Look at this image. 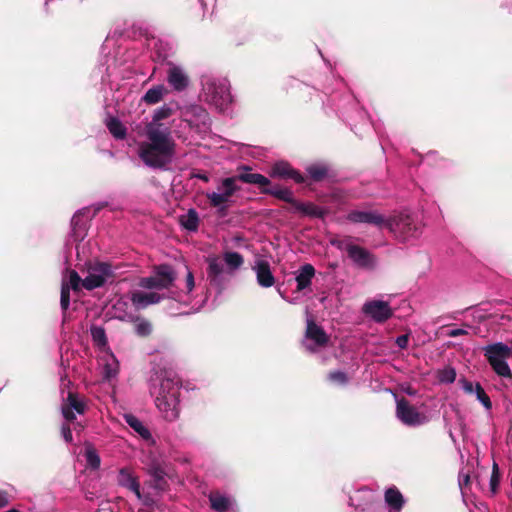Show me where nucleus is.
Wrapping results in <instances>:
<instances>
[{
    "label": "nucleus",
    "instance_id": "nucleus-1",
    "mask_svg": "<svg viewBox=\"0 0 512 512\" xmlns=\"http://www.w3.org/2000/svg\"><path fill=\"white\" fill-rule=\"evenodd\" d=\"M172 113L173 109L164 104L154 111L151 121L144 127V139L138 143L137 154L149 168L166 169L175 158L176 142L171 127L162 123V120L169 118Z\"/></svg>",
    "mask_w": 512,
    "mask_h": 512
},
{
    "label": "nucleus",
    "instance_id": "nucleus-2",
    "mask_svg": "<svg viewBox=\"0 0 512 512\" xmlns=\"http://www.w3.org/2000/svg\"><path fill=\"white\" fill-rule=\"evenodd\" d=\"M149 391L155 405L167 421H175L180 415L181 382L171 371L155 372L149 379Z\"/></svg>",
    "mask_w": 512,
    "mask_h": 512
},
{
    "label": "nucleus",
    "instance_id": "nucleus-3",
    "mask_svg": "<svg viewBox=\"0 0 512 512\" xmlns=\"http://www.w3.org/2000/svg\"><path fill=\"white\" fill-rule=\"evenodd\" d=\"M174 280L175 274L170 266H159L153 276L140 280L139 285L150 291H136L132 293V304L137 309H144L149 305L159 303L164 298V294L159 293V291L169 288Z\"/></svg>",
    "mask_w": 512,
    "mask_h": 512
},
{
    "label": "nucleus",
    "instance_id": "nucleus-4",
    "mask_svg": "<svg viewBox=\"0 0 512 512\" xmlns=\"http://www.w3.org/2000/svg\"><path fill=\"white\" fill-rule=\"evenodd\" d=\"M207 262V281L218 294L227 287L231 277L244 264V257L235 251H225L222 256H209Z\"/></svg>",
    "mask_w": 512,
    "mask_h": 512
},
{
    "label": "nucleus",
    "instance_id": "nucleus-5",
    "mask_svg": "<svg viewBox=\"0 0 512 512\" xmlns=\"http://www.w3.org/2000/svg\"><path fill=\"white\" fill-rule=\"evenodd\" d=\"M201 97L203 101L219 111H226L233 101L231 86L227 78L204 74L201 76Z\"/></svg>",
    "mask_w": 512,
    "mask_h": 512
},
{
    "label": "nucleus",
    "instance_id": "nucleus-6",
    "mask_svg": "<svg viewBox=\"0 0 512 512\" xmlns=\"http://www.w3.org/2000/svg\"><path fill=\"white\" fill-rule=\"evenodd\" d=\"M84 277L81 278L79 274L70 271V284L73 291H80L81 288L93 290L103 286L113 276L111 265L103 262L89 263L83 271Z\"/></svg>",
    "mask_w": 512,
    "mask_h": 512
},
{
    "label": "nucleus",
    "instance_id": "nucleus-7",
    "mask_svg": "<svg viewBox=\"0 0 512 512\" xmlns=\"http://www.w3.org/2000/svg\"><path fill=\"white\" fill-rule=\"evenodd\" d=\"M384 228L402 242L416 239L421 234L420 224L410 214L402 212L386 217Z\"/></svg>",
    "mask_w": 512,
    "mask_h": 512
},
{
    "label": "nucleus",
    "instance_id": "nucleus-8",
    "mask_svg": "<svg viewBox=\"0 0 512 512\" xmlns=\"http://www.w3.org/2000/svg\"><path fill=\"white\" fill-rule=\"evenodd\" d=\"M483 353L493 371L502 378H511L512 372L508 360L512 357V347L496 342L483 347Z\"/></svg>",
    "mask_w": 512,
    "mask_h": 512
},
{
    "label": "nucleus",
    "instance_id": "nucleus-9",
    "mask_svg": "<svg viewBox=\"0 0 512 512\" xmlns=\"http://www.w3.org/2000/svg\"><path fill=\"white\" fill-rule=\"evenodd\" d=\"M240 190L236 177L223 178L215 191L207 192L206 198L209 204L218 211H225L232 203V198Z\"/></svg>",
    "mask_w": 512,
    "mask_h": 512
},
{
    "label": "nucleus",
    "instance_id": "nucleus-10",
    "mask_svg": "<svg viewBox=\"0 0 512 512\" xmlns=\"http://www.w3.org/2000/svg\"><path fill=\"white\" fill-rule=\"evenodd\" d=\"M117 483L131 491L144 506L152 508L157 505V499L151 497L149 491L141 489L138 477L131 468L123 467L119 470Z\"/></svg>",
    "mask_w": 512,
    "mask_h": 512
},
{
    "label": "nucleus",
    "instance_id": "nucleus-11",
    "mask_svg": "<svg viewBox=\"0 0 512 512\" xmlns=\"http://www.w3.org/2000/svg\"><path fill=\"white\" fill-rule=\"evenodd\" d=\"M331 244L340 249L345 250L349 256V258L353 261V263L363 269H372L374 268L376 262L373 255L358 245L353 244L350 239L345 240H331Z\"/></svg>",
    "mask_w": 512,
    "mask_h": 512
},
{
    "label": "nucleus",
    "instance_id": "nucleus-12",
    "mask_svg": "<svg viewBox=\"0 0 512 512\" xmlns=\"http://www.w3.org/2000/svg\"><path fill=\"white\" fill-rule=\"evenodd\" d=\"M180 117L191 129L206 132L211 123L207 110L199 104H189L180 108Z\"/></svg>",
    "mask_w": 512,
    "mask_h": 512
},
{
    "label": "nucleus",
    "instance_id": "nucleus-13",
    "mask_svg": "<svg viewBox=\"0 0 512 512\" xmlns=\"http://www.w3.org/2000/svg\"><path fill=\"white\" fill-rule=\"evenodd\" d=\"M329 342V336L318 326L313 319L307 318L306 331L303 339V346L309 352L315 353L326 347Z\"/></svg>",
    "mask_w": 512,
    "mask_h": 512
},
{
    "label": "nucleus",
    "instance_id": "nucleus-14",
    "mask_svg": "<svg viewBox=\"0 0 512 512\" xmlns=\"http://www.w3.org/2000/svg\"><path fill=\"white\" fill-rule=\"evenodd\" d=\"M396 416L406 426L417 427L428 422V417L405 398L396 401Z\"/></svg>",
    "mask_w": 512,
    "mask_h": 512
},
{
    "label": "nucleus",
    "instance_id": "nucleus-15",
    "mask_svg": "<svg viewBox=\"0 0 512 512\" xmlns=\"http://www.w3.org/2000/svg\"><path fill=\"white\" fill-rule=\"evenodd\" d=\"M362 312L377 323H383L393 315L389 302L377 299L366 301Z\"/></svg>",
    "mask_w": 512,
    "mask_h": 512
},
{
    "label": "nucleus",
    "instance_id": "nucleus-16",
    "mask_svg": "<svg viewBox=\"0 0 512 512\" xmlns=\"http://www.w3.org/2000/svg\"><path fill=\"white\" fill-rule=\"evenodd\" d=\"M350 500L355 509L364 512L366 510L376 509L381 500L376 491L363 487L355 491Z\"/></svg>",
    "mask_w": 512,
    "mask_h": 512
},
{
    "label": "nucleus",
    "instance_id": "nucleus-17",
    "mask_svg": "<svg viewBox=\"0 0 512 512\" xmlns=\"http://www.w3.org/2000/svg\"><path fill=\"white\" fill-rule=\"evenodd\" d=\"M252 271L256 275L257 284L262 288H270L274 286L276 279L271 271L268 260L262 256H257L251 266Z\"/></svg>",
    "mask_w": 512,
    "mask_h": 512
},
{
    "label": "nucleus",
    "instance_id": "nucleus-18",
    "mask_svg": "<svg viewBox=\"0 0 512 512\" xmlns=\"http://www.w3.org/2000/svg\"><path fill=\"white\" fill-rule=\"evenodd\" d=\"M166 79L170 87L177 92L186 90L190 84V78L186 69L175 63L168 64Z\"/></svg>",
    "mask_w": 512,
    "mask_h": 512
},
{
    "label": "nucleus",
    "instance_id": "nucleus-19",
    "mask_svg": "<svg viewBox=\"0 0 512 512\" xmlns=\"http://www.w3.org/2000/svg\"><path fill=\"white\" fill-rule=\"evenodd\" d=\"M347 220L352 223L371 224L383 229L386 217L375 210H352L347 214Z\"/></svg>",
    "mask_w": 512,
    "mask_h": 512
},
{
    "label": "nucleus",
    "instance_id": "nucleus-20",
    "mask_svg": "<svg viewBox=\"0 0 512 512\" xmlns=\"http://www.w3.org/2000/svg\"><path fill=\"white\" fill-rule=\"evenodd\" d=\"M71 233L68 236L66 241V247H69L72 244L75 245L77 257L80 258V242L84 240L87 235V227L86 223L81 221V213L78 212L74 214L71 219Z\"/></svg>",
    "mask_w": 512,
    "mask_h": 512
},
{
    "label": "nucleus",
    "instance_id": "nucleus-21",
    "mask_svg": "<svg viewBox=\"0 0 512 512\" xmlns=\"http://www.w3.org/2000/svg\"><path fill=\"white\" fill-rule=\"evenodd\" d=\"M100 363L103 379L108 382L116 380L120 371V364L111 350L102 353Z\"/></svg>",
    "mask_w": 512,
    "mask_h": 512
},
{
    "label": "nucleus",
    "instance_id": "nucleus-22",
    "mask_svg": "<svg viewBox=\"0 0 512 512\" xmlns=\"http://www.w3.org/2000/svg\"><path fill=\"white\" fill-rule=\"evenodd\" d=\"M86 409V404L77 394L72 392L68 393L66 401L62 405V415L66 421H73L75 413L83 414Z\"/></svg>",
    "mask_w": 512,
    "mask_h": 512
},
{
    "label": "nucleus",
    "instance_id": "nucleus-23",
    "mask_svg": "<svg viewBox=\"0 0 512 512\" xmlns=\"http://www.w3.org/2000/svg\"><path fill=\"white\" fill-rule=\"evenodd\" d=\"M209 501L211 508L217 512H225L238 509L235 498L220 491L211 492L209 494Z\"/></svg>",
    "mask_w": 512,
    "mask_h": 512
},
{
    "label": "nucleus",
    "instance_id": "nucleus-24",
    "mask_svg": "<svg viewBox=\"0 0 512 512\" xmlns=\"http://www.w3.org/2000/svg\"><path fill=\"white\" fill-rule=\"evenodd\" d=\"M462 390L469 395H475L476 399L489 411L492 409V402L485 390L478 382H472L467 379L460 380Z\"/></svg>",
    "mask_w": 512,
    "mask_h": 512
},
{
    "label": "nucleus",
    "instance_id": "nucleus-25",
    "mask_svg": "<svg viewBox=\"0 0 512 512\" xmlns=\"http://www.w3.org/2000/svg\"><path fill=\"white\" fill-rule=\"evenodd\" d=\"M271 176L285 179H293L296 183L304 182L303 175L298 171L294 170L290 166V164L284 161L277 162L272 166Z\"/></svg>",
    "mask_w": 512,
    "mask_h": 512
},
{
    "label": "nucleus",
    "instance_id": "nucleus-26",
    "mask_svg": "<svg viewBox=\"0 0 512 512\" xmlns=\"http://www.w3.org/2000/svg\"><path fill=\"white\" fill-rule=\"evenodd\" d=\"M315 276V268L311 264L302 265L297 271L295 280L297 283V291H303L311 285Z\"/></svg>",
    "mask_w": 512,
    "mask_h": 512
},
{
    "label": "nucleus",
    "instance_id": "nucleus-27",
    "mask_svg": "<svg viewBox=\"0 0 512 512\" xmlns=\"http://www.w3.org/2000/svg\"><path fill=\"white\" fill-rule=\"evenodd\" d=\"M384 500L387 506L394 511H400L406 503V499L396 486L385 490Z\"/></svg>",
    "mask_w": 512,
    "mask_h": 512
},
{
    "label": "nucleus",
    "instance_id": "nucleus-28",
    "mask_svg": "<svg viewBox=\"0 0 512 512\" xmlns=\"http://www.w3.org/2000/svg\"><path fill=\"white\" fill-rule=\"evenodd\" d=\"M123 418L126 424L133 429L135 433H137L142 439L150 440L151 433L149 429L143 424V422L137 418L135 415L126 413L123 415Z\"/></svg>",
    "mask_w": 512,
    "mask_h": 512
},
{
    "label": "nucleus",
    "instance_id": "nucleus-29",
    "mask_svg": "<svg viewBox=\"0 0 512 512\" xmlns=\"http://www.w3.org/2000/svg\"><path fill=\"white\" fill-rule=\"evenodd\" d=\"M295 209L302 213L303 215L315 217V218H324L327 215V210L320 206L315 205L311 202H295Z\"/></svg>",
    "mask_w": 512,
    "mask_h": 512
},
{
    "label": "nucleus",
    "instance_id": "nucleus-30",
    "mask_svg": "<svg viewBox=\"0 0 512 512\" xmlns=\"http://www.w3.org/2000/svg\"><path fill=\"white\" fill-rule=\"evenodd\" d=\"M168 93L167 88L163 84H157L149 88L142 96V101L148 105L159 103Z\"/></svg>",
    "mask_w": 512,
    "mask_h": 512
},
{
    "label": "nucleus",
    "instance_id": "nucleus-31",
    "mask_svg": "<svg viewBox=\"0 0 512 512\" xmlns=\"http://www.w3.org/2000/svg\"><path fill=\"white\" fill-rule=\"evenodd\" d=\"M90 334L94 345L98 347L101 353L110 350L108 346L106 332L103 327L92 325L90 327Z\"/></svg>",
    "mask_w": 512,
    "mask_h": 512
},
{
    "label": "nucleus",
    "instance_id": "nucleus-32",
    "mask_svg": "<svg viewBox=\"0 0 512 512\" xmlns=\"http://www.w3.org/2000/svg\"><path fill=\"white\" fill-rule=\"evenodd\" d=\"M179 221L181 226L190 232H195L198 229L199 216L195 209H189L186 214L180 216Z\"/></svg>",
    "mask_w": 512,
    "mask_h": 512
},
{
    "label": "nucleus",
    "instance_id": "nucleus-33",
    "mask_svg": "<svg viewBox=\"0 0 512 512\" xmlns=\"http://www.w3.org/2000/svg\"><path fill=\"white\" fill-rule=\"evenodd\" d=\"M235 177L237 178V181L239 180L241 182L258 185L260 187H265L270 184V180L267 177L258 173H241Z\"/></svg>",
    "mask_w": 512,
    "mask_h": 512
},
{
    "label": "nucleus",
    "instance_id": "nucleus-34",
    "mask_svg": "<svg viewBox=\"0 0 512 512\" xmlns=\"http://www.w3.org/2000/svg\"><path fill=\"white\" fill-rule=\"evenodd\" d=\"M167 478L168 477L159 479V481H150L146 486L143 487V490L150 492L151 497H155L157 499V503L160 500L161 493L168 489Z\"/></svg>",
    "mask_w": 512,
    "mask_h": 512
},
{
    "label": "nucleus",
    "instance_id": "nucleus-35",
    "mask_svg": "<svg viewBox=\"0 0 512 512\" xmlns=\"http://www.w3.org/2000/svg\"><path fill=\"white\" fill-rule=\"evenodd\" d=\"M106 126L114 138H116V139H124L125 138L127 129L118 118H115V117L107 118Z\"/></svg>",
    "mask_w": 512,
    "mask_h": 512
},
{
    "label": "nucleus",
    "instance_id": "nucleus-36",
    "mask_svg": "<svg viewBox=\"0 0 512 512\" xmlns=\"http://www.w3.org/2000/svg\"><path fill=\"white\" fill-rule=\"evenodd\" d=\"M84 457L87 463V467L93 470L99 469L101 465V459L97 450L94 448L92 444H85Z\"/></svg>",
    "mask_w": 512,
    "mask_h": 512
},
{
    "label": "nucleus",
    "instance_id": "nucleus-37",
    "mask_svg": "<svg viewBox=\"0 0 512 512\" xmlns=\"http://www.w3.org/2000/svg\"><path fill=\"white\" fill-rule=\"evenodd\" d=\"M70 290H73L70 284V271L62 279L60 305L63 311H66L70 305Z\"/></svg>",
    "mask_w": 512,
    "mask_h": 512
},
{
    "label": "nucleus",
    "instance_id": "nucleus-38",
    "mask_svg": "<svg viewBox=\"0 0 512 512\" xmlns=\"http://www.w3.org/2000/svg\"><path fill=\"white\" fill-rule=\"evenodd\" d=\"M306 171L314 181H321L327 176L328 167L325 164L316 163L309 165Z\"/></svg>",
    "mask_w": 512,
    "mask_h": 512
},
{
    "label": "nucleus",
    "instance_id": "nucleus-39",
    "mask_svg": "<svg viewBox=\"0 0 512 512\" xmlns=\"http://www.w3.org/2000/svg\"><path fill=\"white\" fill-rule=\"evenodd\" d=\"M147 473L151 478L150 481H159L165 477L171 478L165 467L159 462H152L147 468Z\"/></svg>",
    "mask_w": 512,
    "mask_h": 512
},
{
    "label": "nucleus",
    "instance_id": "nucleus-40",
    "mask_svg": "<svg viewBox=\"0 0 512 512\" xmlns=\"http://www.w3.org/2000/svg\"><path fill=\"white\" fill-rule=\"evenodd\" d=\"M327 379L332 385L337 387L346 386L350 380L349 376L345 372L340 370L329 372L327 375Z\"/></svg>",
    "mask_w": 512,
    "mask_h": 512
},
{
    "label": "nucleus",
    "instance_id": "nucleus-41",
    "mask_svg": "<svg viewBox=\"0 0 512 512\" xmlns=\"http://www.w3.org/2000/svg\"><path fill=\"white\" fill-rule=\"evenodd\" d=\"M263 191L265 193H269L283 201H286V202H289V203H292L293 205H295L296 201L293 198V193L289 189L274 188V189H264Z\"/></svg>",
    "mask_w": 512,
    "mask_h": 512
},
{
    "label": "nucleus",
    "instance_id": "nucleus-42",
    "mask_svg": "<svg viewBox=\"0 0 512 512\" xmlns=\"http://www.w3.org/2000/svg\"><path fill=\"white\" fill-rule=\"evenodd\" d=\"M126 306H127L126 302H124L122 300H118L113 305L114 317L121 319V320H131L132 315L130 313H127L124 309Z\"/></svg>",
    "mask_w": 512,
    "mask_h": 512
},
{
    "label": "nucleus",
    "instance_id": "nucleus-43",
    "mask_svg": "<svg viewBox=\"0 0 512 512\" xmlns=\"http://www.w3.org/2000/svg\"><path fill=\"white\" fill-rule=\"evenodd\" d=\"M470 483L471 476L469 471L461 470L458 477V484L463 495L466 494Z\"/></svg>",
    "mask_w": 512,
    "mask_h": 512
},
{
    "label": "nucleus",
    "instance_id": "nucleus-44",
    "mask_svg": "<svg viewBox=\"0 0 512 512\" xmlns=\"http://www.w3.org/2000/svg\"><path fill=\"white\" fill-rule=\"evenodd\" d=\"M500 481V475L498 470V465L496 462L493 463V471L490 477V490L492 493L497 491L498 485Z\"/></svg>",
    "mask_w": 512,
    "mask_h": 512
},
{
    "label": "nucleus",
    "instance_id": "nucleus-45",
    "mask_svg": "<svg viewBox=\"0 0 512 512\" xmlns=\"http://www.w3.org/2000/svg\"><path fill=\"white\" fill-rule=\"evenodd\" d=\"M439 379L443 383H453L456 379V372L453 368H445L440 372Z\"/></svg>",
    "mask_w": 512,
    "mask_h": 512
},
{
    "label": "nucleus",
    "instance_id": "nucleus-46",
    "mask_svg": "<svg viewBox=\"0 0 512 512\" xmlns=\"http://www.w3.org/2000/svg\"><path fill=\"white\" fill-rule=\"evenodd\" d=\"M151 324L146 320L139 321L135 326V331L140 336H146L151 333Z\"/></svg>",
    "mask_w": 512,
    "mask_h": 512
},
{
    "label": "nucleus",
    "instance_id": "nucleus-47",
    "mask_svg": "<svg viewBox=\"0 0 512 512\" xmlns=\"http://www.w3.org/2000/svg\"><path fill=\"white\" fill-rule=\"evenodd\" d=\"M195 287V279L193 273L187 268L186 278H185V291L189 295Z\"/></svg>",
    "mask_w": 512,
    "mask_h": 512
},
{
    "label": "nucleus",
    "instance_id": "nucleus-48",
    "mask_svg": "<svg viewBox=\"0 0 512 512\" xmlns=\"http://www.w3.org/2000/svg\"><path fill=\"white\" fill-rule=\"evenodd\" d=\"M62 437L65 442L70 443L73 440L71 428L67 424H63L61 428Z\"/></svg>",
    "mask_w": 512,
    "mask_h": 512
},
{
    "label": "nucleus",
    "instance_id": "nucleus-49",
    "mask_svg": "<svg viewBox=\"0 0 512 512\" xmlns=\"http://www.w3.org/2000/svg\"><path fill=\"white\" fill-rule=\"evenodd\" d=\"M396 344L399 348H406L408 345V336L407 335H400L396 338Z\"/></svg>",
    "mask_w": 512,
    "mask_h": 512
},
{
    "label": "nucleus",
    "instance_id": "nucleus-50",
    "mask_svg": "<svg viewBox=\"0 0 512 512\" xmlns=\"http://www.w3.org/2000/svg\"><path fill=\"white\" fill-rule=\"evenodd\" d=\"M9 502L8 494L5 491H0V509L4 508Z\"/></svg>",
    "mask_w": 512,
    "mask_h": 512
},
{
    "label": "nucleus",
    "instance_id": "nucleus-51",
    "mask_svg": "<svg viewBox=\"0 0 512 512\" xmlns=\"http://www.w3.org/2000/svg\"><path fill=\"white\" fill-rule=\"evenodd\" d=\"M466 333H467L466 330L457 328V329H451L448 332V336H450V337H458V336L464 335Z\"/></svg>",
    "mask_w": 512,
    "mask_h": 512
},
{
    "label": "nucleus",
    "instance_id": "nucleus-52",
    "mask_svg": "<svg viewBox=\"0 0 512 512\" xmlns=\"http://www.w3.org/2000/svg\"><path fill=\"white\" fill-rule=\"evenodd\" d=\"M242 169H243V170H246V171H249V170H250V167H248V166H243V167H242Z\"/></svg>",
    "mask_w": 512,
    "mask_h": 512
},
{
    "label": "nucleus",
    "instance_id": "nucleus-53",
    "mask_svg": "<svg viewBox=\"0 0 512 512\" xmlns=\"http://www.w3.org/2000/svg\"><path fill=\"white\" fill-rule=\"evenodd\" d=\"M7 512H18V510H16V509H10V510H8Z\"/></svg>",
    "mask_w": 512,
    "mask_h": 512
}]
</instances>
